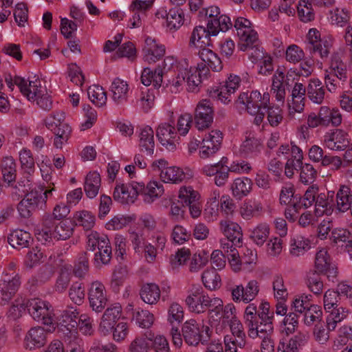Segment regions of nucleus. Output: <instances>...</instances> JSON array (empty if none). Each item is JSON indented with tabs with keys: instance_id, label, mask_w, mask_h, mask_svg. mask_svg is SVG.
<instances>
[{
	"instance_id": "49530a36",
	"label": "nucleus",
	"mask_w": 352,
	"mask_h": 352,
	"mask_svg": "<svg viewBox=\"0 0 352 352\" xmlns=\"http://www.w3.org/2000/svg\"><path fill=\"white\" fill-rule=\"evenodd\" d=\"M204 285L209 290H216L221 285V277L215 269L206 270L201 276Z\"/></svg>"
},
{
	"instance_id": "bf43d9fd",
	"label": "nucleus",
	"mask_w": 352,
	"mask_h": 352,
	"mask_svg": "<svg viewBox=\"0 0 352 352\" xmlns=\"http://www.w3.org/2000/svg\"><path fill=\"white\" fill-rule=\"evenodd\" d=\"M88 96L90 100L98 107L104 105L107 100V93L100 86H94L88 89Z\"/></svg>"
},
{
	"instance_id": "423d86ee",
	"label": "nucleus",
	"mask_w": 352,
	"mask_h": 352,
	"mask_svg": "<svg viewBox=\"0 0 352 352\" xmlns=\"http://www.w3.org/2000/svg\"><path fill=\"white\" fill-rule=\"evenodd\" d=\"M234 28L237 31L240 43V50L245 52L250 46L258 41V35L256 31L252 28L251 22L243 17H239L235 20Z\"/></svg>"
},
{
	"instance_id": "09e8293b",
	"label": "nucleus",
	"mask_w": 352,
	"mask_h": 352,
	"mask_svg": "<svg viewBox=\"0 0 352 352\" xmlns=\"http://www.w3.org/2000/svg\"><path fill=\"white\" fill-rule=\"evenodd\" d=\"M184 14L182 9L174 8L169 10L166 20V27L170 30L179 29L184 23Z\"/></svg>"
},
{
	"instance_id": "4c0bfd02",
	"label": "nucleus",
	"mask_w": 352,
	"mask_h": 352,
	"mask_svg": "<svg viewBox=\"0 0 352 352\" xmlns=\"http://www.w3.org/2000/svg\"><path fill=\"white\" fill-rule=\"evenodd\" d=\"M140 295L144 302L154 305L160 300V289L155 283H146L142 287Z\"/></svg>"
},
{
	"instance_id": "9b49d317",
	"label": "nucleus",
	"mask_w": 352,
	"mask_h": 352,
	"mask_svg": "<svg viewBox=\"0 0 352 352\" xmlns=\"http://www.w3.org/2000/svg\"><path fill=\"white\" fill-rule=\"evenodd\" d=\"M223 140V133L219 130H212L205 135L200 147L199 155L206 159L219 151Z\"/></svg>"
},
{
	"instance_id": "a878e982",
	"label": "nucleus",
	"mask_w": 352,
	"mask_h": 352,
	"mask_svg": "<svg viewBox=\"0 0 352 352\" xmlns=\"http://www.w3.org/2000/svg\"><path fill=\"white\" fill-rule=\"evenodd\" d=\"M100 245L97 247L98 252L95 254L94 265L96 267L109 264L111 259L112 249L109 240L107 236H103Z\"/></svg>"
},
{
	"instance_id": "e433bc0d",
	"label": "nucleus",
	"mask_w": 352,
	"mask_h": 352,
	"mask_svg": "<svg viewBox=\"0 0 352 352\" xmlns=\"http://www.w3.org/2000/svg\"><path fill=\"white\" fill-rule=\"evenodd\" d=\"M252 182L248 177H239L233 182L231 189L232 195L238 199L248 195L252 190Z\"/></svg>"
},
{
	"instance_id": "79ce46f5",
	"label": "nucleus",
	"mask_w": 352,
	"mask_h": 352,
	"mask_svg": "<svg viewBox=\"0 0 352 352\" xmlns=\"http://www.w3.org/2000/svg\"><path fill=\"white\" fill-rule=\"evenodd\" d=\"M262 212V204L255 199H249L245 201L240 209V213L245 219L258 217L261 214Z\"/></svg>"
},
{
	"instance_id": "680f3d73",
	"label": "nucleus",
	"mask_w": 352,
	"mask_h": 352,
	"mask_svg": "<svg viewBox=\"0 0 352 352\" xmlns=\"http://www.w3.org/2000/svg\"><path fill=\"white\" fill-rule=\"evenodd\" d=\"M300 180L305 184H312L317 177V170L310 164H302L300 166Z\"/></svg>"
},
{
	"instance_id": "8fccbe9b",
	"label": "nucleus",
	"mask_w": 352,
	"mask_h": 352,
	"mask_svg": "<svg viewBox=\"0 0 352 352\" xmlns=\"http://www.w3.org/2000/svg\"><path fill=\"white\" fill-rule=\"evenodd\" d=\"M333 39L330 37H323L322 40L316 44L314 51H307L311 56L318 54L322 60L328 58L331 50L333 47Z\"/></svg>"
},
{
	"instance_id": "c9c22d12",
	"label": "nucleus",
	"mask_w": 352,
	"mask_h": 352,
	"mask_svg": "<svg viewBox=\"0 0 352 352\" xmlns=\"http://www.w3.org/2000/svg\"><path fill=\"white\" fill-rule=\"evenodd\" d=\"M336 203L339 211L351 210L352 189L346 186H341L336 193Z\"/></svg>"
},
{
	"instance_id": "473e14b6",
	"label": "nucleus",
	"mask_w": 352,
	"mask_h": 352,
	"mask_svg": "<svg viewBox=\"0 0 352 352\" xmlns=\"http://www.w3.org/2000/svg\"><path fill=\"white\" fill-rule=\"evenodd\" d=\"M101 186V178L98 173L89 172L86 177L84 184V190L87 197L92 199L98 194Z\"/></svg>"
},
{
	"instance_id": "a19ab883",
	"label": "nucleus",
	"mask_w": 352,
	"mask_h": 352,
	"mask_svg": "<svg viewBox=\"0 0 352 352\" xmlns=\"http://www.w3.org/2000/svg\"><path fill=\"white\" fill-rule=\"evenodd\" d=\"M1 171L4 181L10 184L16 177V165L12 157H5L1 163Z\"/></svg>"
},
{
	"instance_id": "de8ad7c7",
	"label": "nucleus",
	"mask_w": 352,
	"mask_h": 352,
	"mask_svg": "<svg viewBox=\"0 0 352 352\" xmlns=\"http://www.w3.org/2000/svg\"><path fill=\"white\" fill-rule=\"evenodd\" d=\"M230 27H232L230 19L224 14L219 15L217 19L208 21V28L210 29L212 36H216L220 31L226 32Z\"/></svg>"
},
{
	"instance_id": "9d476101",
	"label": "nucleus",
	"mask_w": 352,
	"mask_h": 352,
	"mask_svg": "<svg viewBox=\"0 0 352 352\" xmlns=\"http://www.w3.org/2000/svg\"><path fill=\"white\" fill-rule=\"evenodd\" d=\"M241 78L236 75H230L225 85L219 88L212 89L209 91V96L213 98H217L224 104H228L232 100V94L239 87Z\"/></svg>"
},
{
	"instance_id": "13d9d810",
	"label": "nucleus",
	"mask_w": 352,
	"mask_h": 352,
	"mask_svg": "<svg viewBox=\"0 0 352 352\" xmlns=\"http://www.w3.org/2000/svg\"><path fill=\"white\" fill-rule=\"evenodd\" d=\"M309 0H300L297 6L298 16L303 22H309L314 19V12Z\"/></svg>"
},
{
	"instance_id": "20e7f679",
	"label": "nucleus",
	"mask_w": 352,
	"mask_h": 352,
	"mask_svg": "<svg viewBox=\"0 0 352 352\" xmlns=\"http://www.w3.org/2000/svg\"><path fill=\"white\" fill-rule=\"evenodd\" d=\"M87 298L90 308L96 313L102 312L108 302L107 292L98 280L91 282L87 288Z\"/></svg>"
},
{
	"instance_id": "f8f14e48",
	"label": "nucleus",
	"mask_w": 352,
	"mask_h": 352,
	"mask_svg": "<svg viewBox=\"0 0 352 352\" xmlns=\"http://www.w3.org/2000/svg\"><path fill=\"white\" fill-rule=\"evenodd\" d=\"M21 277L18 274L13 276L6 274L0 280L1 300L4 304L8 302L18 291L21 285Z\"/></svg>"
},
{
	"instance_id": "4d7b16f0",
	"label": "nucleus",
	"mask_w": 352,
	"mask_h": 352,
	"mask_svg": "<svg viewBox=\"0 0 352 352\" xmlns=\"http://www.w3.org/2000/svg\"><path fill=\"white\" fill-rule=\"evenodd\" d=\"M232 336L237 342L239 347L242 348L245 344V333L243 324L237 319L231 320L230 324Z\"/></svg>"
},
{
	"instance_id": "aec40b11",
	"label": "nucleus",
	"mask_w": 352,
	"mask_h": 352,
	"mask_svg": "<svg viewBox=\"0 0 352 352\" xmlns=\"http://www.w3.org/2000/svg\"><path fill=\"white\" fill-rule=\"evenodd\" d=\"M144 43L143 53L146 61L149 63H155L164 56L165 47L163 45L157 43L156 41L151 37H147Z\"/></svg>"
},
{
	"instance_id": "5701e85b",
	"label": "nucleus",
	"mask_w": 352,
	"mask_h": 352,
	"mask_svg": "<svg viewBox=\"0 0 352 352\" xmlns=\"http://www.w3.org/2000/svg\"><path fill=\"white\" fill-rule=\"evenodd\" d=\"M135 188V183H133L130 187L125 184L117 185L113 192V199L121 204L133 203L138 195Z\"/></svg>"
},
{
	"instance_id": "4be33fe9",
	"label": "nucleus",
	"mask_w": 352,
	"mask_h": 352,
	"mask_svg": "<svg viewBox=\"0 0 352 352\" xmlns=\"http://www.w3.org/2000/svg\"><path fill=\"white\" fill-rule=\"evenodd\" d=\"M306 94H307V87L301 82H296L292 91V106H289L290 116L303 111Z\"/></svg>"
},
{
	"instance_id": "c85d7f7f",
	"label": "nucleus",
	"mask_w": 352,
	"mask_h": 352,
	"mask_svg": "<svg viewBox=\"0 0 352 352\" xmlns=\"http://www.w3.org/2000/svg\"><path fill=\"white\" fill-rule=\"evenodd\" d=\"M8 242L12 248L21 250L30 245L32 237L30 234L25 230H16L8 235Z\"/></svg>"
},
{
	"instance_id": "0e129e2a",
	"label": "nucleus",
	"mask_w": 352,
	"mask_h": 352,
	"mask_svg": "<svg viewBox=\"0 0 352 352\" xmlns=\"http://www.w3.org/2000/svg\"><path fill=\"white\" fill-rule=\"evenodd\" d=\"M19 160L21 167L27 173L30 174L34 171L35 162L32 152L26 148H23L19 153Z\"/></svg>"
},
{
	"instance_id": "c03bdc74",
	"label": "nucleus",
	"mask_w": 352,
	"mask_h": 352,
	"mask_svg": "<svg viewBox=\"0 0 352 352\" xmlns=\"http://www.w3.org/2000/svg\"><path fill=\"white\" fill-rule=\"evenodd\" d=\"M78 312L77 309L72 306H67L63 310L60 317V323L65 327L68 330L77 327V319L78 318Z\"/></svg>"
},
{
	"instance_id": "2eb2a0df",
	"label": "nucleus",
	"mask_w": 352,
	"mask_h": 352,
	"mask_svg": "<svg viewBox=\"0 0 352 352\" xmlns=\"http://www.w3.org/2000/svg\"><path fill=\"white\" fill-rule=\"evenodd\" d=\"M326 147L333 151H344L349 145L347 133L340 129L327 133L324 136Z\"/></svg>"
},
{
	"instance_id": "c756f323",
	"label": "nucleus",
	"mask_w": 352,
	"mask_h": 352,
	"mask_svg": "<svg viewBox=\"0 0 352 352\" xmlns=\"http://www.w3.org/2000/svg\"><path fill=\"white\" fill-rule=\"evenodd\" d=\"M307 96L314 103L321 104L324 98L325 88L318 79H310L307 87Z\"/></svg>"
},
{
	"instance_id": "ea45409f",
	"label": "nucleus",
	"mask_w": 352,
	"mask_h": 352,
	"mask_svg": "<svg viewBox=\"0 0 352 352\" xmlns=\"http://www.w3.org/2000/svg\"><path fill=\"white\" fill-rule=\"evenodd\" d=\"M201 60L214 72H220L223 68L222 62L217 54L209 48L201 49L199 52Z\"/></svg>"
},
{
	"instance_id": "6e6552de",
	"label": "nucleus",
	"mask_w": 352,
	"mask_h": 352,
	"mask_svg": "<svg viewBox=\"0 0 352 352\" xmlns=\"http://www.w3.org/2000/svg\"><path fill=\"white\" fill-rule=\"evenodd\" d=\"M214 110L210 100L203 99L199 102L195 112V123L198 130H204L213 122Z\"/></svg>"
},
{
	"instance_id": "7c9ffc66",
	"label": "nucleus",
	"mask_w": 352,
	"mask_h": 352,
	"mask_svg": "<svg viewBox=\"0 0 352 352\" xmlns=\"http://www.w3.org/2000/svg\"><path fill=\"white\" fill-rule=\"evenodd\" d=\"M329 72L334 74L336 78L341 81L342 84L347 80L346 65L342 61L338 52L333 53L331 56Z\"/></svg>"
},
{
	"instance_id": "393cba45",
	"label": "nucleus",
	"mask_w": 352,
	"mask_h": 352,
	"mask_svg": "<svg viewBox=\"0 0 352 352\" xmlns=\"http://www.w3.org/2000/svg\"><path fill=\"white\" fill-rule=\"evenodd\" d=\"M220 230L228 239L235 241V245L243 244V233L241 226L233 221H221Z\"/></svg>"
},
{
	"instance_id": "cd10ccee",
	"label": "nucleus",
	"mask_w": 352,
	"mask_h": 352,
	"mask_svg": "<svg viewBox=\"0 0 352 352\" xmlns=\"http://www.w3.org/2000/svg\"><path fill=\"white\" fill-rule=\"evenodd\" d=\"M322 126H327L331 123L333 126H339L342 122V115L338 109H331L328 107L322 106L316 114Z\"/></svg>"
},
{
	"instance_id": "603ef678",
	"label": "nucleus",
	"mask_w": 352,
	"mask_h": 352,
	"mask_svg": "<svg viewBox=\"0 0 352 352\" xmlns=\"http://www.w3.org/2000/svg\"><path fill=\"white\" fill-rule=\"evenodd\" d=\"M179 201L184 207L200 199L199 193L191 186H182L179 192Z\"/></svg>"
},
{
	"instance_id": "58836bf2",
	"label": "nucleus",
	"mask_w": 352,
	"mask_h": 352,
	"mask_svg": "<svg viewBox=\"0 0 352 352\" xmlns=\"http://www.w3.org/2000/svg\"><path fill=\"white\" fill-rule=\"evenodd\" d=\"M163 69L158 67L155 71H152L150 68H144L142 72L141 81L145 86H149L151 82L154 87H159L162 82Z\"/></svg>"
},
{
	"instance_id": "ddd939ff",
	"label": "nucleus",
	"mask_w": 352,
	"mask_h": 352,
	"mask_svg": "<svg viewBox=\"0 0 352 352\" xmlns=\"http://www.w3.org/2000/svg\"><path fill=\"white\" fill-rule=\"evenodd\" d=\"M14 83L19 88L21 94L27 97L29 100H34L38 96L45 92V87L41 86L40 80L36 79L34 81H27L20 76L14 77Z\"/></svg>"
},
{
	"instance_id": "72a5a7b5",
	"label": "nucleus",
	"mask_w": 352,
	"mask_h": 352,
	"mask_svg": "<svg viewBox=\"0 0 352 352\" xmlns=\"http://www.w3.org/2000/svg\"><path fill=\"white\" fill-rule=\"evenodd\" d=\"M140 147L150 157L153 156L155 148L154 132L150 126L143 128L140 133Z\"/></svg>"
},
{
	"instance_id": "864d4df0",
	"label": "nucleus",
	"mask_w": 352,
	"mask_h": 352,
	"mask_svg": "<svg viewBox=\"0 0 352 352\" xmlns=\"http://www.w3.org/2000/svg\"><path fill=\"white\" fill-rule=\"evenodd\" d=\"M24 198L31 204V205L36 209H43L46 206V197L43 195V189L32 190L28 192Z\"/></svg>"
},
{
	"instance_id": "bb28decb",
	"label": "nucleus",
	"mask_w": 352,
	"mask_h": 352,
	"mask_svg": "<svg viewBox=\"0 0 352 352\" xmlns=\"http://www.w3.org/2000/svg\"><path fill=\"white\" fill-rule=\"evenodd\" d=\"M244 323L248 328V333L250 338H256L257 332L254 331V327L258 324L259 318L257 314L256 305L254 303L249 304L245 308L244 316Z\"/></svg>"
},
{
	"instance_id": "dca6fc26",
	"label": "nucleus",
	"mask_w": 352,
	"mask_h": 352,
	"mask_svg": "<svg viewBox=\"0 0 352 352\" xmlns=\"http://www.w3.org/2000/svg\"><path fill=\"white\" fill-rule=\"evenodd\" d=\"M263 145L260 139L252 132H247L239 152L245 157H254L263 150Z\"/></svg>"
},
{
	"instance_id": "37998d69",
	"label": "nucleus",
	"mask_w": 352,
	"mask_h": 352,
	"mask_svg": "<svg viewBox=\"0 0 352 352\" xmlns=\"http://www.w3.org/2000/svg\"><path fill=\"white\" fill-rule=\"evenodd\" d=\"M270 226L266 223H260L250 230V237L257 245L261 246L270 235Z\"/></svg>"
},
{
	"instance_id": "5fc2aeb1",
	"label": "nucleus",
	"mask_w": 352,
	"mask_h": 352,
	"mask_svg": "<svg viewBox=\"0 0 352 352\" xmlns=\"http://www.w3.org/2000/svg\"><path fill=\"white\" fill-rule=\"evenodd\" d=\"M304 322L306 325L311 326L318 324L322 319V311L320 307L311 305L303 314Z\"/></svg>"
},
{
	"instance_id": "052dcab7",
	"label": "nucleus",
	"mask_w": 352,
	"mask_h": 352,
	"mask_svg": "<svg viewBox=\"0 0 352 352\" xmlns=\"http://www.w3.org/2000/svg\"><path fill=\"white\" fill-rule=\"evenodd\" d=\"M307 285L314 294H320L323 289V282L321 280L320 273L316 271H310L307 274Z\"/></svg>"
},
{
	"instance_id": "b1692460",
	"label": "nucleus",
	"mask_w": 352,
	"mask_h": 352,
	"mask_svg": "<svg viewBox=\"0 0 352 352\" xmlns=\"http://www.w3.org/2000/svg\"><path fill=\"white\" fill-rule=\"evenodd\" d=\"M287 80H285L284 72L279 69L276 71L272 78V93L277 101L283 103L286 96L285 85H288Z\"/></svg>"
},
{
	"instance_id": "39448f33",
	"label": "nucleus",
	"mask_w": 352,
	"mask_h": 352,
	"mask_svg": "<svg viewBox=\"0 0 352 352\" xmlns=\"http://www.w3.org/2000/svg\"><path fill=\"white\" fill-rule=\"evenodd\" d=\"M65 119L63 111H56L47 116L44 123L54 133L55 137H62V140H68L71 136L72 128L65 122Z\"/></svg>"
},
{
	"instance_id": "a18cd8bd",
	"label": "nucleus",
	"mask_w": 352,
	"mask_h": 352,
	"mask_svg": "<svg viewBox=\"0 0 352 352\" xmlns=\"http://www.w3.org/2000/svg\"><path fill=\"white\" fill-rule=\"evenodd\" d=\"M160 178L164 182L179 183L186 179V174L179 167L170 166L160 173Z\"/></svg>"
},
{
	"instance_id": "412c9836",
	"label": "nucleus",
	"mask_w": 352,
	"mask_h": 352,
	"mask_svg": "<svg viewBox=\"0 0 352 352\" xmlns=\"http://www.w3.org/2000/svg\"><path fill=\"white\" fill-rule=\"evenodd\" d=\"M156 134L161 144L168 151L175 149V139L177 133L173 126L168 123H162L159 125Z\"/></svg>"
},
{
	"instance_id": "2f4dec72",
	"label": "nucleus",
	"mask_w": 352,
	"mask_h": 352,
	"mask_svg": "<svg viewBox=\"0 0 352 352\" xmlns=\"http://www.w3.org/2000/svg\"><path fill=\"white\" fill-rule=\"evenodd\" d=\"M110 91L112 92V99L116 104H121L127 100L129 85L126 82L116 78L111 83Z\"/></svg>"
},
{
	"instance_id": "f257e3e1",
	"label": "nucleus",
	"mask_w": 352,
	"mask_h": 352,
	"mask_svg": "<svg viewBox=\"0 0 352 352\" xmlns=\"http://www.w3.org/2000/svg\"><path fill=\"white\" fill-rule=\"evenodd\" d=\"M270 99L268 93H264L262 96L258 91L255 90L250 93H241L236 103L243 104L248 113L254 116V123L260 125L264 120L266 108L270 104Z\"/></svg>"
},
{
	"instance_id": "4468645a",
	"label": "nucleus",
	"mask_w": 352,
	"mask_h": 352,
	"mask_svg": "<svg viewBox=\"0 0 352 352\" xmlns=\"http://www.w3.org/2000/svg\"><path fill=\"white\" fill-rule=\"evenodd\" d=\"M153 5V0H133L129 6L133 16L129 20L130 28H135L142 26L146 16V12Z\"/></svg>"
},
{
	"instance_id": "f3484780",
	"label": "nucleus",
	"mask_w": 352,
	"mask_h": 352,
	"mask_svg": "<svg viewBox=\"0 0 352 352\" xmlns=\"http://www.w3.org/2000/svg\"><path fill=\"white\" fill-rule=\"evenodd\" d=\"M210 36H212V34L208 27L196 26L189 38V48L199 47L201 50L208 48L207 47L211 45Z\"/></svg>"
},
{
	"instance_id": "338daca9",
	"label": "nucleus",
	"mask_w": 352,
	"mask_h": 352,
	"mask_svg": "<svg viewBox=\"0 0 352 352\" xmlns=\"http://www.w3.org/2000/svg\"><path fill=\"white\" fill-rule=\"evenodd\" d=\"M133 319L139 327L149 328L153 323L154 316L147 310H138L133 314Z\"/></svg>"
},
{
	"instance_id": "f704fd0d",
	"label": "nucleus",
	"mask_w": 352,
	"mask_h": 352,
	"mask_svg": "<svg viewBox=\"0 0 352 352\" xmlns=\"http://www.w3.org/2000/svg\"><path fill=\"white\" fill-rule=\"evenodd\" d=\"M74 226L72 221L65 219L56 221L54 226L52 228V238L54 237L58 240H67L73 234Z\"/></svg>"
},
{
	"instance_id": "69168bd1",
	"label": "nucleus",
	"mask_w": 352,
	"mask_h": 352,
	"mask_svg": "<svg viewBox=\"0 0 352 352\" xmlns=\"http://www.w3.org/2000/svg\"><path fill=\"white\" fill-rule=\"evenodd\" d=\"M190 252L184 248L178 250L175 254L170 256V263L173 269H177L179 266L185 265L189 260Z\"/></svg>"
},
{
	"instance_id": "6ab92c4d",
	"label": "nucleus",
	"mask_w": 352,
	"mask_h": 352,
	"mask_svg": "<svg viewBox=\"0 0 352 352\" xmlns=\"http://www.w3.org/2000/svg\"><path fill=\"white\" fill-rule=\"evenodd\" d=\"M135 186L138 195H142L144 201L147 203L153 202L164 193L163 185L155 181L150 182L146 186L143 183H135Z\"/></svg>"
},
{
	"instance_id": "3c124183",
	"label": "nucleus",
	"mask_w": 352,
	"mask_h": 352,
	"mask_svg": "<svg viewBox=\"0 0 352 352\" xmlns=\"http://www.w3.org/2000/svg\"><path fill=\"white\" fill-rule=\"evenodd\" d=\"M153 346V338L146 336L136 337L129 346V352H148Z\"/></svg>"
},
{
	"instance_id": "7ed1b4c3",
	"label": "nucleus",
	"mask_w": 352,
	"mask_h": 352,
	"mask_svg": "<svg viewBox=\"0 0 352 352\" xmlns=\"http://www.w3.org/2000/svg\"><path fill=\"white\" fill-rule=\"evenodd\" d=\"M182 331L184 341L190 346H197L199 342L207 344L212 333L209 327L199 324L195 320L184 322Z\"/></svg>"
},
{
	"instance_id": "6e6d98bb",
	"label": "nucleus",
	"mask_w": 352,
	"mask_h": 352,
	"mask_svg": "<svg viewBox=\"0 0 352 352\" xmlns=\"http://www.w3.org/2000/svg\"><path fill=\"white\" fill-rule=\"evenodd\" d=\"M89 259L87 254L82 252L78 254V258L74 264L73 273L78 278H84L89 271Z\"/></svg>"
},
{
	"instance_id": "f03ea898",
	"label": "nucleus",
	"mask_w": 352,
	"mask_h": 352,
	"mask_svg": "<svg viewBox=\"0 0 352 352\" xmlns=\"http://www.w3.org/2000/svg\"><path fill=\"white\" fill-rule=\"evenodd\" d=\"M70 212L69 206L67 204L60 203L54 208L52 214H45L43 217V228L38 230L36 237L42 243H46L52 241V228L54 226L56 221L66 219L65 218Z\"/></svg>"
},
{
	"instance_id": "0eeeda50",
	"label": "nucleus",
	"mask_w": 352,
	"mask_h": 352,
	"mask_svg": "<svg viewBox=\"0 0 352 352\" xmlns=\"http://www.w3.org/2000/svg\"><path fill=\"white\" fill-rule=\"evenodd\" d=\"M29 314L34 320L41 322L43 324L51 325L53 323L52 310L49 302L40 298H32L26 302Z\"/></svg>"
},
{
	"instance_id": "774afa93",
	"label": "nucleus",
	"mask_w": 352,
	"mask_h": 352,
	"mask_svg": "<svg viewBox=\"0 0 352 352\" xmlns=\"http://www.w3.org/2000/svg\"><path fill=\"white\" fill-rule=\"evenodd\" d=\"M311 295H301L296 297L292 301V307L294 309L293 313L302 314L311 305L310 303Z\"/></svg>"
},
{
	"instance_id": "1a4fd4ad",
	"label": "nucleus",
	"mask_w": 352,
	"mask_h": 352,
	"mask_svg": "<svg viewBox=\"0 0 352 352\" xmlns=\"http://www.w3.org/2000/svg\"><path fill=\"white\" fill-rule=\"evenodd\" d=\"M212 298L201 287H194L186 297V303L192 312L202 314L208 310Z\"/></svg>"
},
{
	"instance_id": "a211bd4d",
	"label": "nucleus",
	"mask_w": 352,
	"mask_h": 352,
	"mask_svg": "<svg viewBox=\"0 0 352 352\" xmlns=\"http://www.w3.org/2000/svg\"><path fill=\"white\" fill-rule=\"evenodd\" d=\"M47 332L41 327L31 328L25 335L24 344L30 350L43 346L47 341Z\"/></svg>"
},
{
	"instance_id": "e2e57ef3",
	"label": "nucleus",
	"mask_w": 352,
	"mask_h": 352,
	"mask_svg": "<svg viewBox=\"0 0 352 352\" xmlns=\"http://www.w3.org/2000/svg\"><path fill=\"white\" fill-rule=\"evenodd\" d=\"M331 241L341 247L352 241V233L344 228H336L331 232Z\"/></svg>"
}]
</instances>
